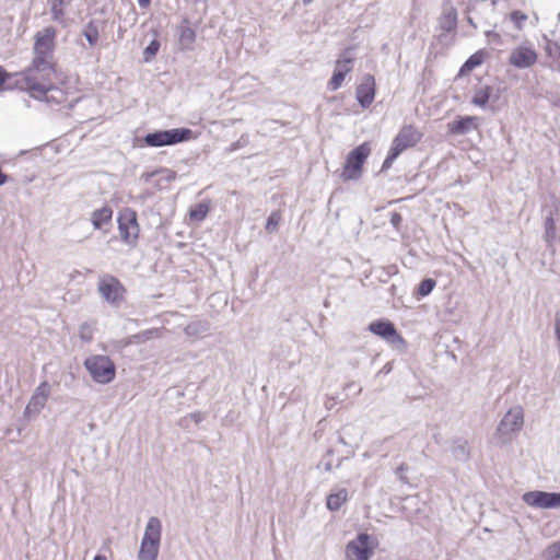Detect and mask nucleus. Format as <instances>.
<instances>
[{"mask_svg":"<svg viewBox=\"0 0 560 560\" xmlns=\"http://www.w3.org/2000/svg\"><path fill=\"white\" fill-rule=\"evenodd\" d=\"M486 36H487V38H488L490 42H493V43H495V44H498V45H500V44H501V36H500V34H498L497 32H494V31H487V32H486Z\"/></svg>","mask_w":560,"mask_h":560,"instance_id":"42","label":"nucleus"},{"mask_svg":"<svg viewBox=\"0 0 560 560\" xmlns=\"http://www.w3.org/2000/svg\"><path fill=\"white\" fill-rule=\"evenodd\" d=\"M83 365L97 384L105 385L115 380L116 365L107 355L92 354L84 360Z\"/></svg>","mask_w":560,"mask_h":560,"instance_id":"5","label":"nucleus"},{"mask_svg":"<svg viewBox=\"0 0 560 560\" xmlns=\"http://www.w3.org/2000/svg\"><path fill=\"white\" fill-rule=\"evenodd\" d=\"M69 3L70 1L67 0H48L52 21L58 23H62L65 21V7Z\"/></svg>","mask_w":560,"mask_h":560,"instance_id":"26","label":"nucleus"},{"mask_svg":"<svg viewBox=\"0 0 560 560\" xmlns=\"http://www.w3.org/2000/svg\"><path fill=\"white\" fill-rule=\"evenodd\" d=\"M281 215L279 212L273 211L267 219L266 222V231L267 232H275L278 229L279 222H280Z\"/></svg>","mask_w":560,"mask_h":560,"instance_id":"36","label":"nucleus"},{"mask_svg":"<svg viewBox=\"0 0 560 560\" xmlns=\"http://www.w3.org/2000/svg\"><path fill=\"white\" fill-rule=\"evenodd\" d=\"M451 452L458 462H467L470 457L468 442L463 439H457L453 442Z\"/></svg>","mask_w":560,"mask_h":560,"instance_id":"23","label":"nucleus"},{"mask_svg":"<svg viewBox=\"0 0 560 560\" xmlns=\"http://www.w3.org/2000/svg\"><path fill=\"white\" fill-rule=\"evenodd\" d=\"M243 147V143L241 142V140H237L233 143H231L230 145V151L233 152V151H236L237 149L242 148Z\"/></svg>","mask_w":560,"mask_h":560,"instance_id":"47","label":"nucleus"},{"mask_svg":"<svg viewBox=\"0 0 560 560\" xmlns=\"http://www.w3.org/2000/svg\"><path fill=\"white\" fill-rule=\"evenodd\" d=\"M9 78V73L4 70L2 66H0V88L5 83Z\"/></svg>","mask_w":560,"mask_h":560,"instance_id":"44","label":"nucleus"},{"mask_svg":"<svg viewBox=\"0 0 560 560\" xmlns=\"http://www.w3.org/2000/svg\"><path fill=\"white\" fill-rule=\"evenodd\" d=\"M113 210L108 206H104L92 212L91 222L94 229L101 230L105 224L112 221Z\"/></svg>","mask_w":560,"mask_h":560,"instance_id":"21","label":"nucleus"},{"mask_svg":"<svg viewBox=\"0 0 560 560\" xmlns=\"http://www.w3.org/2000/svg\"><path fill=\"white\" fill-rule=\"evenodd\" d=\"M343 459H345V457L338 458L337 464H336V468H339L342 465Z\"/></svg>","mask_w":560,"mask_h":560,"instance_id":"52","label":"nucleus"},{"mask_svg":"<svg viewBox=\"0 0 560 560\" xmlns=\"http://www.w3.org/2000/svg\"><path fill=\"white\" fill-rule=\"evenodd\" d=\"M355 97L362 108H369L375 97V80L371 74H365L357 86Z\"/></svg>","mask_w":560,"mask_h":560,"instance_id":"13","label":"nucleus"},{"mask_svg":"<svg viewBox=\"0 0 560 560\" xmlns=\"http://www.w3.org/2000/svg\"><path fill=\"white\" fill-rule=\"evenodd\" d=\"M458 25V12L451 0H443L441 13L438 18V30L441 33L434 36L435 40L443 45L450 46L454 43Z\"/></svg>","mask_w":560,"mask_h":560,"instance_id":"3","label":"nucleus"},{"mask_svg":"<svg viewBox=\"0 0 560 560\" xmlns=\"http://www.w3.org/2000/svg\"><path fill=\"white\" fill-rule=\"evenodd\" d=\"M524 423V412L522 407L511 408L500 421L497 433L503 442L510 440L511 434L522 429Z\"/></svg>","mask_w":560,"mask_h":560,"instance_id":"10","label":"nucleus"},{"mask_svg":"<svg viewBox=\"0 0 560 560\" xmlns=\"http://www.w3.org/2000/svg\"><path fill=\"white\" fill-rule=\"evenodd\" d=\"M536 60V51L528 47H517L510 55V63L518 69L529 68Z\"/></svg>","mask_w":560,"mask_h":560,"instance_id":"15","label":"nucleus"},{"mask_svg":"<svg viewBox=\"0 0 560 560\" xmlns=\"http://www.w3.org/2000/svg\"><path fill=\"white\" fill-rule=\"evenodd\" d=\"M63 82L61 73L55 75H24L16 83L22 90H26L33 98L61 104L66 101V93L59 86Z\"/></svg>","mask_w":560,"mask_h":560,"instance_id":"1","label":"nucleus"},{"mask_svg":"<svg viewBox=\"0 0 560 560\" xmlns=\"http://www.w3.org/2000/svg\"><path fill=\"white\" fill-rule=\"evenodd\" d=\"M402 222V217L399 212L394 211L390 213V223L395 228V230H399L400 224Z\"/></svg>","mask_w":560,"mask_h":560,"instance_id":"40","label":"nucleus"},{"mask_svg":"<svg viewBox=\"0 0 560 560\" xmlns=\"http://www.w3.org/2000/svg\"><path fill=\"white\" fill-rule=\"evenodd\" d=\"M555 332H556L557 340L560 342V316L556 317Z\"/></svg>","mask_w":560,"mask_h":560,"instance_id":"45","label":"nucleus"},{"mask_svg":"<svg viewBox=\"0 0 560 560\" xmlns=\"http://www.w3.org/2000/svg\"><path fill=\"white\" fill-rule=\"evenodd\" d=\"M187 419H191L196 424L200 423L205 419V415L202 412H192L186 418H184V421Z\"/></svg>","mask_w":560,"mask_h":560,"instance_id":"43","label":"nucleus"},{"mask_svg":"<svg viewBox=\"0 0 560 560\" xmlns=\"http://www.w3.org/2000/svg\"><path fill=\"white\" fill-rule=\"evenodd\" d=\"M160 551L159 545L141 541L138 560H156Z\"/></svg>","mask_w":560,"mask_h":560,"instance_id":"29","label":"nucleus"},{"mask_svg":"<svg viewBox=\"0 0 560 560\" xmlns=\"http://www.w3.org/2000/svg\"><path fill=\"white\" fill-rule=\"evenodd\" d=\"M354 62V52L352 47L346 48L339 56L336 61L335 70L341 71L345 74H348L352 68Z\"/></svg>","mask_w":560,"mask_h":560,"instance_id":"22","label":"nucleus"},{"mask_svg":"<svg viewBox=\"0 0 560 560\" xmlns=\"http://www.w3.org/2000/svg\"><path fill=\"white\" fill-rule=\"evenodd\" d=\"M192 130L189 128H173L167 130H156L144 136L143 142L151 148L165 145H175L186 142L192 138Z\"/></svg>","mask_w":560,"mask_h":560,"instance_id":"6","label":"nucleus"},{"mask_svg":"<svg viewBox=\"0 0 560 560\" xmlns=\"http://www.w3.org/2000/svg\"><path fill=\"white\" fill-rule=\"evenodd\" d=\"M477 117L463 116L447 124V130L451 135L462 136L477 129Z\"/></svg>","mask_w":560,"mask_h":560,"instance_id":"17","label":"nucleus"},{"mask_svg":"<svg viewBox=\"0 0 560 560\" xmlns=\"http://www.w3.org/2000/svg\"><path fill=\"white\" fill-rule=\"evenodd\" d=\"M527 14L520 10H514L510 13V20L513 22L515 28L518 31L523 30L524 23L527 21Z\"/></svg>","mask_w":560,"mask_h":560,"instance_id":"33","label":"nucleus"},{"mask_svg":"<svg viewBox=\"0 0 560 560\" xmlns=\"http://www.w3.org/2000/svg\"><path fill=\"white\" fill-rule=\"evenodd\" d=\"M160 49V43L156 39L151 40V43L145 47L143 51V57L145 61H149L153 58Z\"/></svg>","mask_w":560,"mask_h":560,"instance_id":"37","label":"nucleus"},{"mask_svg":"<svg viewBox=\"0 0 560 560\" xmlns=\"http://www.w3.org/2000/svg\"><path fill=\"white\" fill-rule=\"evenodd\" d=\"M349 500V492L346 488H334L326 498V508L337 512Z\"/></svg>","mask_w":560,"mask_h":560,"instance_id":"20","label":"nucleus"},{"mask_svg":"<svg viewBox=\"0 0 560 560\" xmlns=\"http://www.w3.org/2000/svg\"><path fill=\"white\" fill-rule=\"evenodd\" d=\"M210 211V201H201L189 209L188 215L191 222H202Z\"/></svg>","mask_w":560,"mask_h":560,"instance_id":"24","label":"nucleus"},{"mask_svg":"<svg viewBox=\"0 0 560 560\" xmlns=\"http://www.w3.org/2000/svg\"><path fill=\"white\" fill-rule=\"evenodd\" d=\"M98 292L105 301L115 304L122 300L125 289L117 278L106 276L98 282Z\"/></svg>","mask_w":560,"mask_h":560,"instance_id":"12","label":"nucleus"},{"mask_svg":"<svg viewBox=\"0 0 560 560\" xmlns=\"http://www.w3.org/2000/svg\"><path fill=\"white\" fill-rule=\"evenodd\" d=\"M347 74L341 71L334 70V73L328 82V89L330 91H337L343 83Z\"/></svg>","mask_w":560,"mask_h":560,"instance_id":"34","label":"nucleus"},{"mask_svg":"<svg viewBox=\"0 0 560 560\" xmlns=\"http://www.w3.org/2000/svg\"><path fill=\"white\" fill-rule=\"evenodd\" d=\"M555 104L560 106V97L555 102Z\"/></svg>","mask_w":560,"mask_h":560,"instance_id":"55","label":"nucleus"},{"mask_svg":"<svg viewBox=\"0 0 560 560\" xmlns=\"http://www.w3.org/2000/svg\"><path fill=\"white\" fill-rule=\"evenodd\" d=\"M162 172L166 173V177L165 179L167 182H172L176 178V173L174 171H171V170H163Z\"/></svg>","mask_w":560,"mask_h":560,"instance_id":"46","label":"nucleus"},{"mask_svg":"<svg viewBox=\"0 0 560 560\" xmlns=\"http://www.w3.org/2000/svg\"><path fill=\"white\" fill-rule=\"evenodd\" d=\"M83 36L91 46H94L98 42V27L94 21H90L82 31Z\"/></svg>","mask_w":560,"mask_h":560,"instance_id":"31","label":"nucleus"},{"mask_svg":"<svg viewBox=\"0 0 560 560\" xmlns=\"http://www.w3.org/2000/svg\"><path fill=\"white\" fill-rule=\"evenodd\" d=\"M338 440H339V442H340V443L346 444V442H345V440H343V438H342V436H339V439H338Z\"/></svg>","mask_w":560,"mask_h":560,"instance_id":"54","label":"nucleus"},{"mask_svg":"<svg viewBox=\"0 0 560 560\" xmlns=\"http://www.w3.org/2000/svg\"><path fill=\"white\" fill-rule=\"evenodd\" d=\"M377 545L375 537L368 533H359L346 545V560H370Z\"/></svg>","mask_w":560,"mask_h":560,"instance_id":"7","label":"nucleus"},{"mask_svg":"<svg viewBox=\"0 0 560 560\" xmlns=\"http://www.w3.org/2000/svg\"><path fill=\"white\" fill-rule=\"evenodd\" d=\"M559 212V203L555 201L553 205L548 209V214L545 219V233L544 240L548 247H551L556 240V221L555 215Z\"/></svg>","mask_w":560,"mask_h":560,"instance_id":"19","label":"nucleus"},{"mask_svg":"<svg viewBox=\"0 0 560 560\" xmlns=\"http://www.w3.org/2000/svg\"><path fill=\"white\" fill-rule=\"evenodd\" d=\"M8 180V176L7 174H4L1 170H0V186L4 185Z\"/></svg>","mask_w":560,"mask_h":560,"instance_id":"50","label":"nucleus"},{"mask_svg":"<svg viewBox=\"0 0 560 560\" xmlns=\"http://www.w3.org/2000/svg\"><path fill=\"white\" fill-rule=\"evenodd\" d=\"M210 329L207 320H195L185 327V334L189 337H201Z\"/></svg>","mask_w":560,"mask_h":560,"instance_id":"28","label":"nucleus"},{"mask_svg":"<svg viewBox=\"0 0 560 560\" xmlns=\"http://www.w3.org/2000/svg\"><path fill=\"white\" fill-rule=\"evenodd\" d=\"M548 552L552 558L560 559V540L549 546Z\"/></svg>","mask_w":560,"mask_h":560,"instance_id":"41","label":"nucleus"},{"mask_svg":"<svg viewBox=\"0 0 560 560\" xmlns=\"http://www.w3.org/2000/svg\"><path fill=\"white\" fill-rule=\"evenodd\" d=\"M138 3L140 5V8L147 9L150 5L151 0H138Z\"/></svg>","mask_w":560,"mask_h":560,"instance_id":"49","label":"nucleus"},{"mask_svg":"<svg viewBox=\"0 0 560 560\" xmlns=\"http://www.w3.org/2000/svg\"><path fill=\"white\" fill-rule=\"evenodd\" d=\"M161 537L162 522L160 521L159 517L152 516L148 520L141 541L150 542V545L154 544L160 546Z\"/></svg>","mask_w":560,"mask_h":560,"instance_id":"18","label":"nucleus"},{"mask_svg":"<svg viewBox=\"0 0 560 560\" xmlns=\"http://www.w3.org/2000/svg\"><path fill=\"white\" fill-rule=\"evenodd\" d=\"M408 465L402 463L400 464L397 468H396V476L397 478L404 482V483H408V478L406 476V472L408 471Z\"/></svg>","mask_w":560,"mask_h":560,"instance_id":"39","label":"nucleus"},{"mask_svg":"<svg viewBox=\"0 0 560 560\" xmlns=\"http://www.w3.org/2000/svg\"><path fill=\"white\" fill-rule=\"evenodd\" d=\"M80 338L84 341H90L93 338V331L88 323L80 326Z\"/></svg>","mask_w":560,"mask_h":560,"instance_id":"38","label":"nucleus"},{"mask_svg":"<svg viewBox=\"0 0 560 560\" xmlns=\"http://www.w3.org/2000/svg\"><path fill=\"white\" fill-rule=\"evenodd\" d=\"M117 222L121 242L135 248L138 244L140 233L137 212L130 208H125L119 211Z\"/></svg>","mask_w":560,"mask_h":560,"instance_id":"9","label":"nucleus"},{"mask_svg":"<svg viewBox=\"0 0 560 560\" xmlns=\"http://www.w3.org/2000/svg\"><path fill=\"white\" fill-rule=\"evenodd\" d=\"M50 395V385L47 381L42 382L32 395L27 406L26 412L38 413L46 405Z\"/></svg>","mask_w":560,"mask_h":560,"instance_id":"16","label":"nucleus"},{"mask_svg":"<svg viewBox=\"0 0 560 560\" xmlns=\"http://www.w3.org/2000/svg\"><path fill=\"white\" fill-rule=\"evenodd\" d=\"M304 4H310L312 3L314 0H302Z\"/></svg>","mask_w":560,"mask_h":560,"instance_id":"53","label":"nucleus"},{"mask_svg":"<svg viewBox=\"0 0 560 560\" xmlns=\"http://www.w3.org/2000/svg\"><path fill=\"white\" fill-rule=\"evenodd\" d=\"M178 40L183 49H190L196 40V32L188 25H180Z\"/></svg>","mask_w":560,"mask_h":560,"instance_id":"25","label":"nucleus"},{"mask_svg":"<svg viewBox=\"0 0 560 560\" xmlns=\"http://www.w3.org/2000/svg\"><path fill=\"white\" fill-rule=\"evenodd\" d=\"M492 89L489 85L480 86L476 89L474 96L471 98V103L479 107H485L491 96Z\"/></svg>","mask_w":560,"mask_h":560,"instance_id":"30","label":"nucleus"},{"mask_svg":"<svg viewBox=\"0 0 560 560\" xmlns=\"http://www.w3.org/2000/svg\"><path fill=\"white\" fill-rule=\"evenodd\" d=\"M422 138V133L412 125L404 126L394 138L382 171L392 167L394 161L407 149L415 147Z\"/></svg>","mask_w":560,"mask_h":560,"instance_id":"4","label":"nucleus"},{"mask_svg":"<svg viewBox=\"0 0 560 560\" xmlns=\"http://www.w3.org/2000/svg\"><path fill=\"white\" fill-rule=\"evenodd\" d=\"M56 30L46 27L42 32H37L34 43V58L32 67L27 70L26 75H55L52 57L55 48Z\"/></svg>","mask_w":560,"mask_h":560,"instance_id":"2","label":"nucleus"},{"mask_svg":"<svg viewBox=\"0 0 560 560\" xmlns=\"http://www.w3.org/2000/svg\"><path fill=\"white\" fill-rule=\"evenodd\" d=\"M158 172H151V173H143L141 175V179H143L144 182H149L151 179L152 176H154Z\"/></svg>","mask_w":560,"mask_h":560,"instance_id":"48","label":"nucleus"},{"mask_svg":"<svg viewBox=\"0 0 560 560\" xmlns=\"http://www.w3.org/2000/svg\"><path fill=\"white\" fill-rule=\"evenodd\" d=\"M435 285H436V281L434 279H432V278L423 279L419 283V285H418V288H417V290L415 292L417 299H421V298L428 296L433 291Z\"/></svg>","mask_w":560,"mask_h":560,"instance_id":"32","label":"nucleus"},{"mask_svg":"<svg viewBox=\"0 0 560 560\" xmlns=\"http://www.w3.org/2000/svg\"><path fill=\"white\" fill-rule=\"evenodd\" d=\"M371 153L369 142H363L349 152L341 174L343 180H357L362 175L364 162Z\"/></svg>","mask_w":560,"mask_h":560,"instance_id":"8","label":"nucleus"},{"mask_svg":"<svg viewBox=\"0 0 560 560\" xmlns=\"http://www.w3.org/2000/svg\"><path fill=\"white\" fill-rule=\"evenodd\" d=\"M522 500L528 506L535 509H558L560 508V492H547L534 490L525 492Z\"/></svg>","mask_w":560,"mask_h":560,"instance_id":"11","label":"nucleus"},{"mask_svg":"<svg viewBox=\"0 0 560 560\" xmlns=\"http://www.w3.org/2000/svg\"><path fill=\"white\" fill-rule=\"evenodd\" d=\"M93 560H107L104 555H96Z\"/></svg>","mask_w":560,"mask_h":560,"instance_id":"51","label":"nucleus"},{"mask_svg":"<svg viewBox=\"0 0 560 560\" xmlns=\"http://www.w3.org/2000/svg\"><path fill=\"white\" fill-rule=\"evenodd\" d=\"M332 455H334V451L331 448H328L327 452L325 453V455L322 457L317 467L318 468L323 467V469L327 472L332 471V468H334Z\"/></svg>","mask_w":560,"mask_h":560,"instance_id":"35","label":"nucleus"},{"mask_svg":"<svg viewBox=\"0 0 560 560\" xmlns=\"http://www.w3.org/2000/svg\"><path fill=\"white\" fill-rule=\"evenodd\" d=\"M368 329L372 334L387 340L388 342L394 343L396 341H402L401 337L397 332L395 325L387 319L374 320L369 325Z\"/></svg>","mask_w":560,"mask_h":560,"instance_id":"14","label":"nucleus"},{"mask_svg":"<svg viewBox=\"0 0 560 560\" xmlns=\"http://www.w3.org/2000/svg\"><path fill=\"white\" fill-rule=\"evenodd\" d=\"M485 59V52L482 50H478L471 56L468 57V59L463 63V66L459 69V74H466L476 69L477 67L481 66Z\"/></svg>","mask_w":560,"mask_h":560,"instance_id":"27","label":"nucleus"}]
</instances>
